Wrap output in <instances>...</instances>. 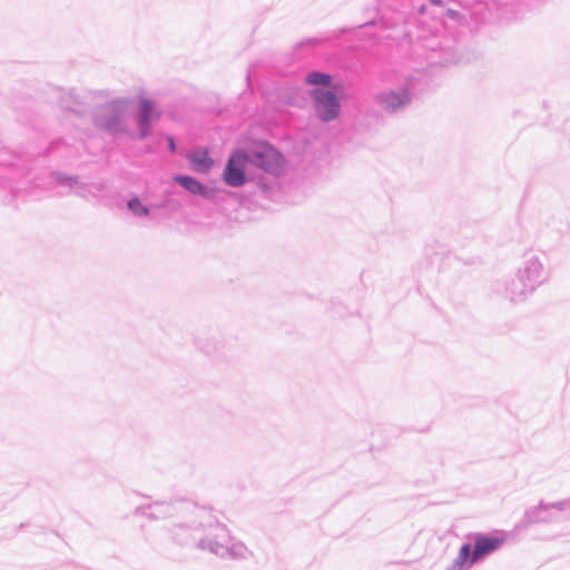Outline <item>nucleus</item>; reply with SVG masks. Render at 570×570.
<instances>
[{"label":"nucleus","instance_id":"nucleus-1","mask_svg":"<svg viewBox=\"0 0 570 570\" xmlns=\"http://www.w3.org/2000/svg\"><path fill=\"white\" fill-rule=\"evenodd\" d=\"M250 165L258 167L267 173L278 174L284 169L283 156L268 144H258L248 155Z\"/></svg>","mask_w":570,"mask_h":570},{"label":"nucleus","instance_id":"nucleus-2","mask_svg":"<svg viewBox=\"0 0 570 570\" xmlns=\"http://www.w3.org/2000/svg\"><path fill=\"white\" fill-rule=\"evenodd\" d=\"M252 160L248 154L242 150L233 153L224 171V180L234 187L244 185L245 176L249 173Z\"/></svg>","mask_w":570,"mask_h":570},{"label":"nucleus","instance_id":"nucleus-3","mask_svg":"<svg viewBox=\"0 0 570 570\" xmlns=\"http://www.w3.org/2000/svg\"><path fill=\"white\" fill-rule=\"evenodd\" d=\"M160 110L156 107L154 101L147 97H138L136 102L135 118L137 120L140 136L145 137L150 131V126L154 121L160 118Z\"/></svg>","mask_w":570,"mask_h":570},{"label":"nucleus","instance_id":"nucleus-4","mask_svg":"<svg viewBox=\"0 0 570 570\" xmlns=\"http://www.w3.org/2000/svg\"><path fill=\"white\" fill-rule=\"evenodd\" d=\"M313 97L315 100L316 112L325 121L337 117L340 105L336 95L331 90L314 89Z\"/></svg>","mask_w":570,"mask_h":570},{"label":"nucleus","instance_id":"nucleus-5","mask_svg":"<svg viewBox=\"0 0 570 570\" xmlns=\"http://www.w3.org/2000/svg\"><path fill=\"white\" fill-rule=\"evenodd\" d=\"M502 540L495 537L479 535L475 539V546L472 551L471 563L480 558L493 552L501 544Z\"/></svg>","mask_w":570,"mask_h":570},{"label":"nucleus","instance_id":"nucleus-6","mask_svg":"<svg viewBox=\"0 0 570 570\" xmlns=\"http://www.w3.org/2000/svg\"><path fill=\"white\" fill-rule=\"evenodd\" d=\"M188 159L193 169L198 173H207L214 164L206 149H199L191 153L188 156Z\"/></svg>","mask_w":570,"mask_h":570},{"label":"nucleus","instance_id":"nucleus-7","mask_svg":"<svg viewBox=\"0 0 570 570\" xmlns=\"http://www.w3.org/2000/svg\"><path fill=\"white\" fill-rule=\"evenodd\" d=\"M108 117L109 119L107 120V127L109 129H115L118 121L125 117V110L122 106L119 104L110 106L108 109Z\"/></svg>","mask_w":570,"mask_h":570},{"label":"nucleus","instance_id":"nucleus-8","mask_svg":"<svg viewBox=\"0 0 570 570\" xmlns=\"http://www.w3.org/2000/svg\"><path fill=\"white\" fill-rule=\"evenodd\" d=\"M306 83L308 85H323L326 88L331 87L332 77L328 73L313 71L309 72L305 78Z\"/></svg>","mask_w":570,"mask_h":570},{"label":"nucleus","instance_id":"nucleus-9","mask_svg":"<svg viewBox=\"0 0 570 570\" xmlns=\"http://www.w3.org/2000/svg\"><path fill=\"white\" fill-rule=\"evenodd\" d=\"M179 185H181L185 189L189 190L193 194H203L204 187L196 179L188 176H178L175 178Z\"/></svg>","mask_w":570,"mask_h":570},{"label":"nucleus","instance_id":"nucleus-10","mask_svg":"<svg viewBox=\"0 0 570 570\" xmlns=\"http://www.w3.org/2000/svg\"><path fill=\"white\" fill-rule=\"evenodd\" d=\"M128 208L132 212V214L137 216L149 215V209L144 204H141V202L137 197L131 198L128 202Z\"/></svg>","mask_w":570,"mask_h":570},{"label":"nucleus","instance_id":"nucleus-11","mask_svg":"<svg viewBox=\"0 0 570 570\" xmlns=\"http://www.w3.org/2000/svg\"><path fill=\"white\" fill-rule=\"evenodd\" d=\"M471 557H472V553H471L470 546L469 544L462 546L460 549V553H459V562L464 563L469 558L471 559Z\"/></svg>","mask_w":570,"mask_h":570},{"label":"nucleus","instance_id":"nucleus-12","mask_svg":"<svg viewBox=\"0 0 570 570\" xmlns=\"http://www.w3.org/2000/svg\"><path fill=\"white\" fill-rule=\"evenodd\" d=\"M168 142H169V148H170V150H171V151H174V150H175V144H174L173 138H169V139H168Z\"/></svg>","mask_w":570,"mask_h":570},{"label":"nucleus","instance_id":"nucleus-13","mask_svg":"<svg viewBox=\"0 0 570 570\" xmlns=\"http://www.w3.org/2000/svg\"><path fill=\"white\" fill-rule=\"evenodd\" d=\"M431 3L434 6H440L442 3V0H431Z\"/></svg>","mask_w":570,"mask_h":570}]
</instances>
